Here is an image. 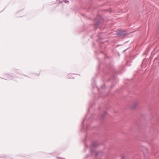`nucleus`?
<instances>
[{"mask_svg": "<svg viewBox=\"0 0 159 159\" xmlns=\"http://www.w3.org/2000/svg\"><path fill=\"white\" fill-rule=\"evenodd\" d=\"M124 35H125L126 34V33L125 32H124Z\"/></svg>", "mask_w": 159, "mask_h": 159, "instance_id": "f03ea898", "label": "nucleus"}, {"mask_svg": "<svg viewBox=\"0 0 159 159\" xmlns=\"http://www.w3.org/2000/svg\"><path fill=\"white\" fill-rule=\"evenodd\" d=\"M138 105V103L136 102H134L132 104L131 107L133 108H135Z\"/></svg>", "mask_w": 159, "mask_h": 159, "instance_id": "f257e3e1", "label": "nucleus"}, {"mask_svg": "<svg viewBox=\"0 0 159 159\" xmlns=\"http://www.w3.org/2000/svg\"><path fill=\"white\" fill-rule=\"evenodd\" d=\"M39 74H40L39 72L38 74V75H39Z\"/></svg>", "mask_w": 159, "mask_h": 159, "instance_id": "7ed1b4c3", "label": "nucleus"}]
</instances>
